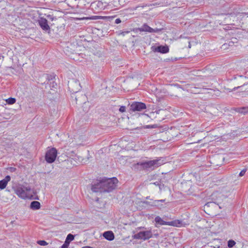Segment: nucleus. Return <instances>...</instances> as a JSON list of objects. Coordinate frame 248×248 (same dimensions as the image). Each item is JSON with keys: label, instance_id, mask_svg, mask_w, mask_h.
I'll return each instance as SVG.
<instances>
[{"label": "nucleus", "instance_id": "f257e3e1", "mask_svg": "<svg viewBox=\"0 0 248 248\" xmlns=\"http://www.w3.org/2000/svg\"><path fill=\"white\" fill-rule=\"evenodd\" d=\"M118 182L116 177H104L92 185L91 189L93 192H109L116 188Z\"/></svg>", "mask_w": 248, "mask_h": 248}, {"label": "nucleus", "instance_id": "4be33fe9", "mask_svg": "<svg viewBox=\"0 0 248 248\" xmlns=\"http://www.w3.org/2000/svg\"><path fill=\"white\" fill-rule=\"evenodd\" d=\"M69 244L68 242L65 241L64 244L61 246V248H68Z\"/></svg>", "mask_w": 248, "mask_h": 248}, {"label": "nucleus", "instance_id": "2eb2a0df", "mask_svg": "<svg viewBox=\"0 0 248 248\" xmlns=\"http://www.w3.org/2000/svg\"><path fill=\"white\" fill-rule=\"evenodd\" d=\"M235 110L239 113L245 114L248 113V106L246 107L236 108H235Z\"/></svg>", "mask_w": 248, "mask_h": 248}, {"label": "nucleus", "instance_id": "b1692460", "mask_svg": "<svg viewBox=\"0 0 248 248\" xmlns=\"http://www.w3.org/2000/svg\"><path fill=\"white\" fill-rule=\"evenodd\" d=\"M3 180L7 184L10 181L11 177L10 176L7 175Z\"/></svg>", "mask_w": 248, "mask_h": 248}, {"label": "nucleus", "instance_id": "39448f33", "mask_svg": "<svg viewBox=\"0 0 248 248\" xmlns=\"http://www.w3.org/2000/svg\"><path fill=\"white\" fill-rule=\"evenodd\" d=\"M155 221L161 225H167L170 226H173L176 227H180L182 225V221L179 220H174L173 221L166 222L164 221L160 217L157 216L155 217Z\"/></svg>", "mask_w": 248, "mask_h": 248}, {"label": "nucleus", "instance_id": "f8f14e48", "mask_svg": "<svg viewBox=\"0 0 248 248\" xmlns=\"http://www.w3.org/2000/svg\"><path fill=\"white\" fill-rule=\"evenodd\" d=\"M104 237L109 241H112L114 239V233L111 231H106L103 233Z\"/></svg>", "mask_w": 248, "mask_h": 248}, {"label": "nucleus", "instance_id": "7c9ffc66", "mask_svg": "<svg viewBox=\"0 0 248 248\" xmlns=\"http://www.w3.org/2000/svg\"><path fill=\"white\" fill-rule=\"evenodd\" d=\"M241 245H242V244L241 243H238L237 244L236 247L237 248H238L241 247Z\"/></svg>", "mask_w": 248, "mask_h": 248}, {"label": "nucleus", "instance_id": "72a5a7b5", "mask_svg": "<svg viewBox=\"0 0 248 248\" xmlns=\"http://www.w3.org/2000/svg\"><path fill=\"white\" fill-rule=\"evenodd\" d=\"M239 87H234V88H233V90H234V91H235L236 89H237L239 88Z\"/></svg>", "mask_w": 248, "mask_h": 248}, {"label": "nucleus", "instance_id": "c85d7f7f", "mask_svg": "<svg viewBox=\"0 0 248 248\" xmlns=\"http://www.w3.org/2000/svg\"><path fill=\"white\" fill-rule=\"evenodd\" d=\"M121 22V20L120 18H117L115 20V23L119 24Z\"/></svg>", "mask_w": 248, "mask_h": 248}, {"label": "nucleus", "instance_id": "20e7f679", "mask_svg": "<svg viewBox=\"0 0 248 248\" xmlns=\"http://www.w3.org/2000/svg\"><path fill=\"white\" fill-rule=\"evenodd\" d=\"M57 155V150L55 148H51L47 150L45 155V160L48 163L55 161Z\"/></svg>", "mask_w": 248, "mask_h": 248}, {"label": "nucleus", "instance_id": "e433bc0d", "mask_svg": "<svg viewBox=\"0 0 248 248\" xmlns=\"http://www.w3.org/2000/svg\"><path fill=\"white\" fill-rule=\"evenodd\" d=\"M159 203H156V204H159L160 205V204Z\"/></svg>", "mask_w": 248, "mask_h": 248}, {"label": "nucleus", "instance_id": "cd10ccee", "mask_svg": "<svg viewBox=\"0 0 248 248\" xmlns=\"http://www.w3.org/2000/svg\"><path fill=\"white\" fill-rule=\"evenodd\" d=\"M158 186L160 190H161L163 188H164V185L163 184H161V183H160Z\"/></svg>", "mask_w": 248, "mask_h": 248}, {"label": "nucleus", "instance_id": "dca6fc26", "mask_svg": "<svg viewBox=\"0 0 248 248\" xmlns=\"http://www.w3.org/2000/svg\"><path fill=\"white\" fill-rule=\"evenodd\" d=\"M165 201V200H155L151 204H150L149 203V202H145V203L146 204H150L152 206H157L158 207H159V204H156V203H159L160 202H164Z\"/></svg>", "mask_w": 248, "mask_h": 248}, {"label": "nucleus", "instance_id": "aec40b11", "mask_svg": "<svg viewBox=\"0 0 248 248\" xmlns=\"http://www.w3.org/2000/svg\"><path fill=\"white\" fill-rule=\"evenodd\" d=\"M7 184L3 180L0 181V189H3L7 186Z\"/></svg>", "mask_w": 248, "mask_h": 248}, {"label": "nucleus", "instance_id": "6ab92c4d", "mask_svg": "<svg viewBox=\"0 0 248 248\" xmlns=\"http://www.w3.org/2000/svg\"><path fill=\"white\" fill-rule=\"evenodd\" d=\"M236 243L233 240H229L228 241V247L229 248H232L235 245Z\"/></svg>", "mask_w": 248, "mask_h": 248}, {"label": "nucleus", "instance_id": "f03ea898", "mask_svg": "<svg viewBox=\"0 0 248 248\" xmlns=\"http://www.w3.org/2000/svg\"><path fill=\"white\" fill-rule=\"evenodd\" d=\"M163 164V160L161 158L155 159L153 160L142 161L134 165L135 168L147 169L152 167H157Z\"/></svg>", "mask_w": 248, "mask_h": 248}, {"label": "nucleus", "instance_id": "473e14b6", "mask_svg": "<svg viewBox=\"0 0 248 248\" xmlns=\"http://www.w3.org/2000/svg\"><path fill=\"white\" fill-rule=\"evenodd\" d=\"M128 32H129V31L122 32L121 33V34H123V35H124V34H125V33H128Z\"/></svg>", "mask_w": 248, "mask_h": 248}, {"label": "nucleus", "instance_id": "a211bd4d", "mask_svg": "<svg viewBox=\"0 0 248 248\" xmlns=\"http://www.w3.org/2000/svg\"><path fill=\"white\" fill-rule=\"evenodd\" d=\"M6 101L8 104L12 105L16 102V100L15 98L10 97L8 99H7Z\"/></svg>", "mask_w": 248, "mask_h": 248}, {"label": "nucleus", "instance_id": "0eeeda50", "mask_svg": "<svg viewBox=\"0 0 248 248\" xmlns=\"http://www.w3.org/2000/svg\"><path fill=\"white\" fill-rule=\"evenodd\" d=\"M152 237V233L151 231H141L135 234L134 238L135 239L146 240Z\"/></svg>", "mask_w": 248, "mask_h": 248}, {"label": "nucleus", "instance_id": "6e6552de", "mask_svg": "<svg viewBox=\"0 0 248 248\" xmlns=\"http://www.w3.org/2000/svg\"><path fill=\"white\" fill-rule=\"evenodd\" d=\"M46 79L47 80V84L49 85L51 90H54L57 89V84L56 82V76L53 75H47Z\"/></svg>", "mask_w": 248, "mask_h": 248}, {"label": "nucleus", "instance_id": "423d86ee", "mask_svg": "<svg viewBox=\"0 0 248 248\" xmlns=\"http://www.w3.org/2000/svg\"><path fill=\"white\" fill-rule=\"evenodd\" d=\"M146 108V104L142 102H135L130 106V109L132 111H140Z\"/></svg>", "mask_w": 248, "mask_h": 248}, {"label": "nucleus", "instance_id": "bb28decb", "mask_svg": "<svg viewBox=\"0 0 248 248\" xmlns=\"http://www.w3.org/2000/svg\"><path fill=\"white\" fill-rule=\"evenodd\" d=\"M246 170H241V171H240V172L239 173V175L240 176H243V175L245 174V173H246Z\"/></svg>", "mask_w": 248, "mask_h": 248}, {"label": "nucleus", "instance_id": "ddd939ff", "mask_svg": "<svg viewBox=\"0 0 248 248\" xmlns=\"http://www.w3.org/2000/svg\"><path fill=\"white\" fill-rule=\"evenodd\" d=\"M140 31L152 32L153 28L149 27L147 24H144L140 28H139Z\"/></svg>", "mask_w": 248, "mask_h": 248}, {"label": "nucleus", "instance_id": "2f4dec72", "mask_svg": "<svg viewBox=\"0 0 248 248\" xmlns=\"http://www.w3.org/2000/svg\"><path fill=\"white\" fill-rule=\"evenodd\" d=\"M212 203H213V202H207V203L205 204V205H206L207 206H209L210 204H212Z\"/></svg>", "mask_w": 248, "mask_h": 248}, {"label": "nucleus", "instance_id": "a878e982", "mask_svg": "<svg viewBox=\"0 0 248 248\" xmlns=\"http://www.w3.org/2000/svg\"><path fill=\"white\" fill-rule=\"evenodd\" d=\"M161 30L160 29L158 28L153 29L152 32H158L161 31Z\"/></svg>", "mask_w": 248, "mask_h": 248}, {"label": "nucleus", "instance_id": "c9c22d12", "mask_svg": "<svg viewBox=\"0 0 248 248\" xmlns=\"http://www.w3.org/2000/svg\"><path fill=\"white\" fill-rule=\"evenodd\" d=\"M11 169H14V170H15L16 168H12Z\"/></svg>", "mask_w": 248, "mask_h": 248}, {"label": "nucleus", "instance_id": "9d476101", "mask_svg": "<svg viewBox=\"0 0 248 248\" xmlns=\"http://www.w3.org/2000/svg\"><path fill=\"white\" fill-rule=\"evenodd\" d=\"M151 49L154 52H160L162 54L167 53L169 51V48L167 46H153Z\"/></svg>", "mask_w": 248, "mask_h": 248}, {"label": "nucleus", "instance_id": "7ed1b4c3", "mask_svg": "<svg viewBox=\"0 0 248 248\" xmlns=\"http://www.w3.org/2000/svg\"><path fill=\"white\" fill-rule=\"evenodd\" d=\"M31 191V187L27 185H19L15 189V192L17 195L23 199L30 197Z\"/></svg>", "mask_w": 248, "mask_h": 248}, {"label": "nucleus", "instance_id": "1a4fd4ad", "mask_svg": "<svg viewBox=\"0 0 248 248\" xmlns=\"http://www.w3.org/2000/svg\"><path fill=\"white\" fill-rule=\"evenodd\" d=\"M69 88L71 92L77 93L81 89V86L79 81L77 80H72L69 84Z\"/></svg>", "mask_w": 248, "mask_h": 248}, {"label": "nucleus", "instance_id": "f3484780", "mask_svg": "<svg viewBox=\"0 0 248 248\" xmlns=\"http://www.w3.org/2000/svg\"><path fill=\"white\" fill-rule=\"evenodd\" d=\"M74 239V235L72 234H68L66 238L65 241L68 242L69 243H70L71 241H73Z\"/></svg>", "mask_w": 248, "mask_h": 248}, {"label": "nucleus", "instance_id": "4468645a", "mask_svg": "<svg viewBox=\"0 0 248 248\" xmlns=\"http://www.w3.org/2000/svg\"><path fill=\"white\" fill-rule=\"evenodd\" d=\"M41 204L39 202L33 201L31 202L30 208L32 210H38L40 208Z\"/></svg>", "mask_w": 248, "mask_h": 248}, {"label": "nucleus", "instance_id": "9b49d317", "mask_svg": "<svg viewBox=\"0 0 248 248\" xmlns=\"http://www.w3.org/2000/svg\"><path fill=\"white\" fill-rule=\"evenodd\" d=\"M38 23L41 29L45 31H49L50 27L48 25L47 20L44 17H40L38 20Z\"/></svg>", "mask_w": 248, "mask_h": 248}, {"label": "nucleus", "instance_id": "412c9836", "mask_svg": "<svg viewBox=\"0 0 248 248\" xmlns=\"http://www.w3.org/2000/svg\"><path fill=\"white\" fill-rule=\"evenodd\" d=\"M37 243L42 246H45L47 245V243L45 240H39L37 241Z\"/></svg>", "mask_w": 248, "mask_h": 248}, {"label": "nucleus", "instance_id": "f704fd0d", "mask_svg": "<svg viewBox=\"0 0 248 248\" xmlns=\"http://www.w3.org/2000/svg\"><path fill=\"white\" fill-rule=\"evenodd\" d=\"M147 127H148V128H149V127H153V126H151V125H147Z\"/></svg>", "mask_w": 248, "mask_h": 248}, {"label": "nucleus", "instance_id": "393cba45", "mask_svg": "<svg viewBox=\"0 0 248 248\" xmlns=\"http://www.w3.org/2000/svg\"><path fill=\"white\" fill-rule=\"evenodd\" d=\"M125 106H121L119 108V111L121 112H124L125 111Z\"/></svg>", "mask_w": 248, "mask_h": 248}, {"label": "nucleus", "instance_id": "5701e85b", "mask_svg": "<svg viewBox=\"0 0 248 248\" xmlns=\"http://www.w3.org/2000/svg\"><path fill=\"white\" fill-rule=\"evenodd\" d=\"M46 17L47 18V19L53 21L54 19H56V18L50 15H48L46 16Z\"/></svg>", "mask_w": 248, "mask_h": 248}, {"label": "nucleus", "instance_id": "c756f323", "mask_svg": "<svg viewBox=\"0 0 248 248\" xmlns=\"http://www.w3.org/2000/svg\"><path fill=\"white\" fill-rule=\"evenodd\" d=\"M160 183V182L156 181V182L154 183L153 184H154L156 186H159Z\"/></svg>", "mask_w": 248, "mask_h": 248}]
</instances>
